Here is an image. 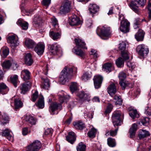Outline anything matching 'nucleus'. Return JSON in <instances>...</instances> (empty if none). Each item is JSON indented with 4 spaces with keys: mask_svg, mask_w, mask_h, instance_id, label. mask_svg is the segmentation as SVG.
<instances>
[{
    "mask_svg": "<svg viewBox=\"0 0 151 151\" xmlns=\"http://www.w3.org/2000/svg\"><path fill=\"white\" fill-rule=\"evenodd\" d=\"M75 42L76 46L73 49V52L81 58H85V53L80 48L83 49H87V47L86 43L83 40L78 38L75 39Z\"/></svg>",
    "mask_w": 151,
    "mask_h": 151,
    "instance_id": "1",
    "label": "nucleus"
},
{
    "mask_svg": "<svg viewBox=\"0 0 151 151\" xmlns=\"http://www.w3.org/2000/svg\"><path fill=\"white\" fill-rule=\"evenodd\" d=\"M70 72L67 67H65L62 70L59 77V81L61 84L63 85L68 82L71 77Z\"/></svg>",
    "mask_w": 151,
    "mask_h": 151,
    "instance_id": "2",
    "label": "nucleus"
},
{
    "mask_svg": "<svg viewBox=\"0 0 151 151\" xmlns=\"http://www.w3.org/2000/svg\"><path fill=\"white\" fill-rule=\"evenodd\" d=\"M96 32L97 35L103 40L107 39L111 33L110 27L106 25H104L101 28L98 27Z\"/></svg>",
    "mask_w": 151,
    "mask_h": 151,
    "instance_id": "3",
    "label": "nucleus"
},
{
    "mask_svg": "<svg viewBox=\"0 0 151 151\" xmlns=\"http://www.w3.org/2000/svg\"><path fill=\"white\" fill-rule=\"evenodd\" d=\"M123 117V114L120 111H116L114 112L112 116V120L114 127L121 125Z\"/></svg>",
    "mask_w": 151,
    "mask_h": 151,
    "instance_id": "4",
    "label": "nucleus"
},
{
    "mask_svg": "<svg viewBox=\"0 0 151 151\" xmlns=\"http://www.w3.org/2000/svg\"><path fill=\"white\" fill-rule=\"evenodd\" d=\"M119 19L121 21L120 27V30L124 33L129 32V22L124 18L122 14H119Z\"/></svg>",
    "mask_w": 151,
    "mask_h": 151,
    "instance_id": "5",
    "label": "nucleus"
},
{
    "mask_svg": "<svg viewBox=\"0 0 151 151\" xmlns=\"http://www.w3.org/2000/svg\"><path fill=\"white\" fill-rule=\"evenodd\" d=\"M137 52L140 55V58H144L147 55L149 52V49L145 45L141 44L137 46L136 49Z\"/></svg>",
    "mask_w": 151,
    "mask_h": 151,
    "instance_id": "6",
    "label": "nucleus"
},
{
    "mask_svg": "<svg viewBox=\"0 0 151 151\" xmlns=\"http://www.w3.org/2000/svg\"><path fill=\"white\" fill-rule=\"evenodd\" d=\"M133 0L134 1H131L129 4L130 8L133 9H137L138 6L143 7L146 3V0Z\"/></svg>",
    "mask_w": 151,
    "mask_h": 151,
    "instance_id": "7",
    "label": "nucleus"
},
{
    "mask_svg": "<svg viewBox=\"0 0 151 151\" xmlns=\"http://www.w3.org/2000/svg\"><path fill=\"white\" fill-rule=\"evenodd\" d=\"M42 146L41 142L36 140L28 145L27 148V151H38Z\"/></svg>",
    "mask_w": 151,
    "mask_h": 151,
    "instance_id": "8",
    "label": "nucleus"
},
{
    "mask_svg": "<svg viewBox=\"0 0 151 151\" xmlns=\"http://www.w3.org/2000/svg\"><path fill=\"white\" fill-rule=\"evenodd\" d=\"M48 47L50 52L53 55H59L62 53L61 49L60 46L57 43L50 45Z\"/></svg>",
    "mask_w": 151,
    "mask_h": 151,
    "instance_id": "9",
    "label": "nucleus"
},
{
    "mask_svg": "<svg viewBox=\"0 0 151 151\" xmlns=\"http://www.w3.org/2000/svg\"><path fill=\"white\" fill-rule=\"evenodd\" d=\"M62 108L61 104H58L56 102L51 103L49 107V111L51 114H57L58 113L57 110H60Z\"/></svg>",
    "mask_w": 151,
    "mask_h": 151,
    "instance_id": "10",
    "label": "nucleus"
},
{
    "mask_svg": "<svg viewBox=\"0 0 151 151\" xmlns=\"http://www.w3.org/2000/svg\"><path fill=\"white\" fill-rule=\"evenodd\" d=\"M7 41L10 44L11 47L13 49L16 47L19 44L18 38L14 35L9 36L7 38Z\"/></svg>",
    "mask_w": 151,
    "mask_h": 151,
    "instance_id": "11",
    "label": "nucleus"
},
{
    "mask_svg": "<svg viewBox=\"0 0 151 151\" xmlns=\"http://www.w3.org/2000/svg\"><path fill=\"white\" fill-rule=\"evenodd\" d=\"M45 48V45L43 43L39 42L35 46L34 50L38 55H41L44 52Z\"/></svg>",
    "mask_w": 151,
    "mask_h": 151,
    "instance_id": "12",
    "label": "nucleus"
},
{
    "mask_svg": "<svg viewBox=\"0 0 151 151\" xmlns=\"http://www.w3.org/2000/svg\"><path fill=\"white\" fill-rule=\"evenodd\" d=\"M93 79L95 88L97 89L100 88L103 81V77L100 75H96L94 76Z\"/></svg>",
    "mask_w": 151,
    "mask_h": 151,
    "instance_id": "13",
    "label": "nucleus"
},
{
    "mask_svg": "<svg viewBox=\"0 0 151 151\" xmlns=\"http://www.w3.org/2000/svg\"><path fill=\"white\" fill-rule=\"evenodd\" d=\"M49 35L53 40H57L61 37V30L60 29H58L57 30L54 29V31H52L50 32Z\"/></svg>",
    "mask_w": 151,
    "mask_h": 151,
    "instance_id": "14",
    "label": "nucleus"
},
{
    "mask_svg": "<svg viewBox=\"0 0 151 151\" xmlns=\"http://www.w3.org/2000/svg\"><path fill=\"white\" fill-rule=\"evenodd\" d=\"M69 23L71 26L78 25L81 24V22L78 17L76 16H73L69 18Z\"/></svg>",
    "mask_w": 151,
    "mask_h": 151,
    "instance_id": "15",
    "label": "nucleus"
},
{
    "mask_svg": "<svg viewBox=\"0 0 151 151\" xmlns=\"http://www.w3.org/2000/svg\"><path fill=\"white\" fill-rule=\"evenodd\" d=\"M31 75L30 72L26 69L22 70L21 73V77L24 81L29 79Z\"/></svg>",
    "mask_w": 151,
    "mask_h": 151,
    "instance_id": "16",
    "label": "nucleus"
},
{
    "mask_svg": "<svg viewBox=\"0 0 151 151\" xmlns=\"http://www.w3.org/2000/svg\"><path fill=\"white\" fill-rule=\"evenodd\" d=\"M108 93L111 96H113L116 92V86L114 83H112L109 85L107 88Z\"/></svg>",
    "mask_w": 151,
    "mask_h": 151,
    "instance_id": "17",
    "label": "nucleus"
},
{
    "mask_svg": "<svg viewBox=\"0 0 151 151\" xmlns=\"http://www.w3.org/2000/svg\"><path fill=\"white\" fill-rule=\"evenodd\" d=\"M31 83L29 82L27 83H24L22 84L20 87V89L21 90V93L23 94L28 91L30 88Z\"/></svg>",
    "mask_w": 151,
    "mask_h": 151,
    "instance_id": "18",
    "label": "nucleus"
},
{
    "mask_svg": "<svg viewBox=\"0 0 151 151\" xmlns=\"http://www.w3.org/2000/svg\"><path fill=\"white\" fill-rule=\"evenodd\" d=\"M145 34V33L143 31L139 29L135 34V38L138 41H142L143 40Z\"/></svg>",
    "mask_w": 151,
    "mask_h": 151,
    "instance_id": "19",
    "label": "nucleus"
},
{
    "mask_svg": "<svg viewBox=\"0 0 151 151\" xmlns=\"http://www.w3.org/2000/svg\"><path fill=\"white\" fill-rule=\"evenodd\" d=\"M9 90V87L4 83H0V93L4 95L7 93Z\"/></svg>",
    "mask_w": 151,
    "mask_h": 151,
    "instance_id": "20",
    "label": "nucleus"
},
{
    "mask_svg": "<svg viewBox=\"0 0 151 151\" xmlns=\"http://www.w3.org/2000/svg\"><path fill=\"white\" fill-rule=\"evenodd\" d=\"M150 135V134L148 131L145 129H140L139 131L138 136L140 139H142Z\"/></svg>",
    "mask_w": 151,
    "mask_h": 151,
    "instance_id": "21",
    "label": "nucleus"
},
{
    "mask_svg": "<svg viewBox=\"0 0 151 151\" xmlns=\"http://www.w3.org/2000/svg\"><path fill=\"white\" fill-rule=\"evenodd\" d=\"M2 135L5 137L9 141L13 140V137L12 132L8 129H6L2 132Z\"/></svg>",
    "mask_w": 151,
    "mask_h": 151,
    "instance_id": "22",
    "label": "nucleus"
},
{
    "mask_svg": "<svg viewBox=\"0 0 151 151\" xmlns=\"http://www.w3.org/2000/svg\"><path fill=\"white\" fill-rule=\"evenodd\" d=\"M66 139L69 142L73 144L76 139L74 133L73 132H69L68 135L66 137Z\"/></svg>",
    "mask_w": 151,
    "mask_h": 151,
    "instance_id": "23",
    "label": "nucleus"
},
{
    "mask_svg": "<svg viewBox=\"0 0 151 151\" xmlns=\"http://www.w3.org/2000/svg\"><path fill=\"white\" fill-rule=\"evenodd\" d=\"M9 117L6 114H3L1 115L0 112V123L1 124H6L9 122Z\"/></svg>",
    "mask_w": 151,
    "mask_h": 151,
    "instance_id": "24",
    "label": "nucleus"
},
{
    "mask_svg": "<svg viewBox=\"0 0 151 151\" xmlns=\"http://www.w3.org/2000/svg\"><path fill=\"white\" fill-rule=\"evenodd\" d=\"M33 24L37 27H38L42 22V20L41 17L38 15H35L33 19Z\"/></svg>",
    "mask_w": 151,
    "mask_h": 151,
    "instance_id": "25",
    "label": "nucleus"
},
{
    "mask_svg": "<svg viewBox=\"0 0 151 151\" xmlns=\"http://www.w3.org/2000/svg\"><path fill=\"white\" fill-rule=\"evenodd\" d=\"M60 9H73V8L71 5L70 2L67 1L63 4Z\"/></svg>",
    "mask_w": 151,
    "mask_h": 151,
    "instance_id": "26",
    "label": "nucleus"
},
{
    "mask_svg": "<svg viewBox=\"0 0 151 151\" xmlns=\"http://www.w3.org/2000/svg\"><path fill=\"white\" fill-rule=\"evenodd\" d=\"M24 43L25 45L29 48H33L35 45V43L29 38L26 39Z\"/></svg>",
    "mask_w": 151,
    "mask_h": 151,
    "instance_id": "27",
    "label": "nucleus"
},
{
    "mask_svg": "<svg viewBox=\"0 0 151 151\" xmlns=\"http://www.w3.org/2000/svg\"><path fill=\"white\" fill-rule=\"evenodd\" d=\"M70 97L69 95H67V93L64 92H63V94L59 95V99L61 103L64 102H66Z\"/></svg>",
    "mask_w": 151,
    "mask_h": 151,
    "instance_id": "28",
    "label": "nucleus"
},
{
    "mask_svg": "<svg viewBox=\"0 0 151 151\" xmlns=\"http://www.w3.org/2000/svg\"><path fill=\"white\" fill-rule=\"evenodd\" d=\"M12 99L14 100L15 109H18L22 107L23 104L19 98H12Z\"/></svg>",
    "mask_w": 151,
    "mask_h": 151,
    "instance_id": "29",
    "label": "nucleus"
},
{
    "mask_svg": "<svg viewBox=\"0 0 151 151\" xmlns=\"http://www.w3.org/2000/svg\"><path fill=\"white\" fill-rule=\"evenodd\" d=\"M39 108H43L44 106V98L42 95H40L38 102L35 104Z\"/></svg>",
    "mask_w": 151,
    "mask_h": 151,
    "instance_id": "30",
    "label": "nucleus"
},
{
    "mask_svg": "<svg viewBox=\"0 0 151 151\" xmlns=\"http://www.w3.org/2000/svg\"><path fill=\"white\" fill-rule=\"evenodd\" d=\"M42 80V87L45 89H47L50 87L49 80L46 78H41Z\"/></svg>",
    "mask_w": 151,
    "mask_h": 151,
    "instance_id": "31",
    "label": "nucleus"
},
{
    "mask_svg": "<svg viewBox=\"0 0 151 151\" xmlns=\"http://www.w3.org/2000/svg\"><path fill=\"white\" fill-rule=\"evenodd\" d=\"M25 63L28 65H31L33 63L32 55L30 53L27 54L25 57Z\"/></svg>",
    "mask_w": 151,
    "mask_h": 151,
    "instance_id": "32",
    "label": "nucleus"
},
{
    "mask_svg": "<svg viewBox=\"0 0 151 151\" xmlns=\"http://www.w3.org/2000/svg\"><path fill=\"white\" fill-rule=\"evenodd\" d=\"M137 125L134 124L132 125L129 130L130 136L131 138L133 137L135 135V132L137 130Z\"/></svg>",
    "mask_w": 151,
    "mask_h": 151,
    "instance_id": "33",
    "label": "nucleus"
},
{
    "mask_svg": "<svg viewBox=\"0 0 151 151\" xmlns=\"http://www.w3.org/2000/svg\"><path fill=\"white\" fill-rule=\"evenodd\" d=\"M25 119L32 124L35 125L36 124V120L35 118L31 115H26L25 116Z\"/></svg>",
    "mask_w": 151,
    "mask_h": 151,
    "instance_id": "34",
    "label": "nucleus"
},
{
    "mask_svg": "<svg viewBox=\"0 0 151 151\" xmlns=\"http://www.w3.org/2000/svg\"><path fill=\"white\" fill-rule=\"evenodd\" d=\"M73 124L75 127L77 129L82 130L85 127L84 124L80 121L74 122Z\"/></svg>",
    "mask_w": 151,
    "mask_h": 151,
    "instance_id": "35",
    "label": "nucleus"
},
{
    "mask_svg": "<svg viewBox=\"0 0 151 151\" xmlns=\"http://www.w3.org/2000/svg\"><path fill=\"white\" fill-rule=\"evenodd\" d=\"M17 23L18 25L21 27L24 30H26L28 28V23L27 22H23L21 20H18Z\"/></svg>",
    "mask_w": 151,
    "mask_h": 151,
    "instance_id": "36",
    "label": "nucleus"
},
{
    "mask_svg": "<svg viewBox=\"0 0 151 151\" xmlns=\"http://www.w3.org/2000/svg\"><path fill=\"white\" fill-rule=\"evenodd\" d=\"M97 130L94 127L89 130L88 133V136L91 138H93L96 137Z\"/></svg>",
    "mask_w": 151,
    "mask_h": 151,
    "instance_id": "37",
    "label": "nucleus"
},
{
    "mask_svg": "<svg viewBox=\"0 0 151 151\" xmlns=\"http://www.w3.org/2000/svg\"><path fill=\"white\" fill-rule=\"evenodd\" d=\"M112 65L111 63H107L104 64L103 66V70L106 72L109 73L111 71Z\"/></svg>",
    "mask_w": 151,
    "mask_h": 151,
    "instance_id": "38",
    "label": "nucleus"
},
{
    "mask_svg": "<svg viewBox=\"0 0 151 151\" xmlns=\"http://www.w3.org/2000/svg\"><path fill=\"white\" fill-rule=\"evenodd\" d=\"M92 76V73L91 72H87L82 76L81 78L84 81H86L90 79Z\"/></svg>",
    "mask_w": 151,
    "mask_h": 151,
    "instance_id": "39",
    "label": "nucleus"
},
{
    "mask_svg": "<svg viewBox=\"0 0 151 151\" xmlns=\"http://www.w3.org/2000/svg\"><path fill=\"white\" fill-rule=\"evenodd\" d=\"M78 85L76 82H72L70 86V89L73 93L76 92L78 90Z\"/></svg>",
    "mask_w": 151,
    "mask_h": 151,
    "instance_id": "40",
    "label": "nucleus"
},
{
    "mask_svg": "<svg viewBox=\"0 0 151 151\" xmlns=\"http://www.w3.org/2000/svg\"><path fill=\"white\" fill-rule=\"evenodd\" d=\"M51 22L52 24L54 27V29H55H55L57 30L58 29H60L59 28L58 20L55 17H52L51 18Z\"/></svg>",
    "mask_w": 151,
    "mask_h": 151,
    "instance_id": "41",
    "label": "nucleus"
},
{
    "mask_svg": "<svg viewBox=\"0 0 151 151\" xmlns=\"http://www.w3.org/2000/svg\"><path fill=\"white\" fill-rule=\"evenodd\" d=\"M11 65V61L10 60L4 61L2 64L3 69H9V68Z\"/></svg>",
    "mask_w": 151,
    "mask_h": 151,
    "instance_id": "42",
    "label": "nucleus"
},
{
    "mask_svg": "<svg viewBox=\"0 0 151 151\" xmlns=\"http://www.w3.org/2000/svg\"><path fill=\"white\" fill-rule=\"evenodd\" d=\"M1 52L4 57H6L9 53V50L7 47H4L1 50Z\"/></svg>",
    "mask_w": 151,
    "mask_h": 151,
    "instance_id": "43",
    "label": "nucleus"
},
{
    "mask_svg": "<svg viewBox=\"0 0 151 151\" xmlns=\"http://www.w3.org/2000/svg\"><path fill=\"white\" fill-rule=\"evenodd\" d=\"M107 141V144L110 147H113L116 146V143L114 139L109 137L108 138Z\"/></svg>",
    "mask_w": 151,
    "mask_h": 151,
    "instance_id": "44",
    "label": "nucleus"
},
{
    "mask_svg": "<svg viewBox=\"0 0 151 151\" xmlns=\"http://www.w3.org/2000/svg\"><path fill=\"white\" fill-rule=\"evenodd\" d=\"M116 63L118 67H122L124 65V60L121 57H119L116 60Z\"/></svg>",
    "mask_w": 151,
    "mask_h": 151,
    "instance_id": "45",
    "label": "nucleus"
},
{
    "mask_svg": "<svg viewBox=\"0 0 151 151\" xmlns=\"http://www.w3.org/2000/svg\"><path fill=\"white\" fill-rule=\"evenodd\" d=\"M10 80L12 83L13 84L14 86L16 87L17 86V83L18 80V77L17 75L11 76L10 77Z\"/></svg>",
    "mask_w": 151,
    "mask_h": 151,
    "instance_id": "46",
    "label": "nucleus"
},
{
    "mask_svg": "<svg viewBox=\"0 0 151 151\" xmlns=\"http://www.w3.org/2000/svg\"><path fill=\"white\" fill-rule=\"evenodd\" d=\"M143 19H141L139 18L135 19L134 21V27L135 29H137L139 27V25L141 22L144 20Z\"/></svg>",
    "mask_w": 151,
    "mask_h": 151,
    "instance_id": "47",
    "label": "nucleus"
},
{
    "mask_svg": "<svg viewBox=\"0 0 151 151\" xmlns=\"http://www.w3.org/2000/svg\"><path fill=\"white\" fill-rule=\"evenodd\" d=\"M114 99L116 101L115 102L116 104L122 105V100L120 96L117 95H115L114 97Z\"/></svg>",
    "mask_w": 151,
    "mask_h": 151,
    "instance_id": "48",
    "label": "nucleus"
},
{
    "mask_svg": "<svg viewBox=\"0 0 151 151\" xmlns=\"http://www.w3.org/2000/svg\"><path fill=\"white\" fill-rule=\"evenodd\" d=\"M86 146L83 143H80L77 148V151H86Z\"/></svg>",
    "mask_w": 151,
    "mask_h": 151,
    "instance_id": "49",
    "label": "nucleus"
},
{
    "mask_svg": "<svg viewBox=\"0 0 151 151\" xmlns=\"http://www.w3.org/2000/svg\"><path fill=\"white\" fill-rule=\"evenodd\" d=\"M126 46V44L125 42H122L119 44V50L121 51V52L126 51L125 50Z\"/></svg>",
    "mask_w": 151,
    "mask_h": 151,
    "instance_id": "50",
    "label": "nucleus"
},
{
    "mask_svg": "<svg viewBox=\"0 0 151 151\" xmlns=\"http://www.w3.org/2000/svg\"><path fill=\"white\" fill-rule=\"evenodd\" d=\"M130 116L132 118H134V117H138L139 114H137V111L136 110L131 111L129 113Z\"/></svg>",
    "mask_w": 151,
    "mask_h": 151,
    "instance_id": "51",
    "label": "nucleus"
},
{
    "mask_svg": "<svg viewBox=\"0 0 151 151\" xmlns=\"http://www.w3.org/2000/svg\"><path fill=\"white\" fill-rule=\"evenodd\" d=\"M89 54L91 57H93L94 59L98 57V54L96 50H95L91 49Z\"/></svg>",
    "mask_w": 151,
    "mask_h": 151,
    "instance_id": "52",
    "label": "nucleus"
},
{
    "mask_svg": "<svg viewBox=\"0 0 151 151\" xmlns=\"http://www.w3.org/2000/svg\"><path fill=\"white\" fill-rule=\"evenodd\" d=\"M121 53L122 57L124 60H126L129 59V56L127 51H126L121 52Z\"/></svg>",
    "mask_w": 151,
    "mask_h": 151,
    "instance_id": "53",
    "label": "nucleus"
},
{
    "mask_svg": "<svg viewBox=\"0 0 151 151\" xmlns=\"http://www.w3.org/2000/svg\"><path fill=\"white\" fill-rule=\"evenodd\" d=\"M51 0H42V4L44 6V8L47 9L51 3Z\"/></svg>",
    "mask_w": 151,
    "mask_h": 151,
    "instance_id": "54",
    "label": "nucleus"
},
{
    "mask_svg": "<svg viewBox=\"0 0 151 151\" xmlns=\"http://www.w3.org/2000/svg\"><path fill=\"white\" fill-rule=\"evenodd\" d=\"M118 77L120 81H124L126 77V74L123 72H121L119 73Z\"/></svg>",
    "mask_w": 151,
    "mask_h": 151,
    "instance_id": "55",
    "label": "nucleus"
},
{
    "mask_svg": "<svg viewBox=\"0 0 151 151\" xmlns=\"http://www.w3.org/2000/svg\"><path fill=\"white\" fill-rule=\"evenodd\" d=\"M146 145L145 143L141 144L137 147V151H147L145 148Z\"/></svg>",
    "mask_w": 151,
    "mask_h": 151,
    "instance_id": "56",
    "label": "nucleus"
},
{
    "mask_svg": "<svg viewBox=\"0 0 151 151\" xmlns=\"http://www.w3.org/2000/svg\"><path fill=\"white\" fill-rule=\"evenodd\" d=\"M38 96V92L36 91L31 96V100L33 102H35Z\"/></svg>",
    "mask_w": 151,
    "mask_h": 151,
    "instance_id": "57",
    "label": "nucleus"
},
{
    "mask_svg": "<svg viewBox=\"0 0 151 151\" xmlns=\"http://www.w3.org/2000/svg\"><path fill=\"white\" fill-rule=\"evenodd\" d=\"M68 68L69 69L70 72V71L71 76L73 75H75L77 72V69L76 67Z\"/></svg>",
    "mask_w": 151,
    "mask_h": 151,
    "instance_id": "58",
    "label": "nucleus"
},
{
    "mask_svg": "<svg viewBox=\"0 0 151 151\" xmlns=\"http://www.w3.org/2000/svg\"><path fill=\"white\" fill-rule=\"evenodd\" d=\"M99 8V6L95 4H91L89 6V9H97Z\"/></svg>",
    "mask_w": 151,
    "mask_h": 151,
    "instance_id": "59",
    "label": "nucleus"
},
{
    "mask_svg": "<svg viewBox=\"0 0 151 151\" xmlns=\"http://www.w3.org/2000/svg\"><path fill=\"white\" fill-rule=\"evenodd\" d=\"M113 106L111 104H108L107 109L105 111L106 113L107 114L110 112L113 109Z\"/></svg>",
    "mask_w": 151,
    "mask_h": 151,
    "instance_id": "60",
    "label": "nucleus"
},
{
    "mask_svg": "<svg viewBox=\"0 0 151 151\" xmlns=\"http://www.w3.org/2000/svg\"><path fill=\"white\" fill-rule=\"evenodd\" d=\"M127 65L129 68L132 69H134L136 67V65L134 62H128L127 63Z\"/></svg>",
    "mask_w": 151,
    "mask_h": 151,
    "instance_id": "61",
    "label": "nucleus"
},
{
    "mask_svg": "<svg viewBox=\"0 0 151 151\" xmlns=\"http://www.w3.org/2000/svg\"><path fill=\"white\" fill-rule=\"evenodd\" d=\"M69 10H60L58 12V14L59 15H64L69 12Z\"/></svg>",
    "mask_w": 151,
    "mask_h": 151,
    "instance_id": "62",
    "label": "nucleus"
},
{
    "mask_svg": "<svg viewBox=\"0 0 151 151\" xmlns=\"http://www.w3.org/2000/svg\"><path fill=\"white\" fill-rule=\"evenodd\" d=\"M145 113L147 115L151 116V108L146 107L145 110Z\"/></svg>",
    "mask_w": 151,
    "mask_h": 151,
    "instance_id": "63",
    "label": "nucleus"
},
{
    "mask_svg": "<svg viewBox=\"0 0 151 151\" xmlns=\"http://www.w3.org/2000/svg\"><path fill=\"white\" fill-rule=\"evenodd\" d=\"M52 133V129L51 128H48L45 131L44 134L46 135H51Z\"/></svg>",
    "mask_w": 151,
    "mask_h": 151,
    "instance_id": "64",
    "label": "nucleus"
}]
</instances>
